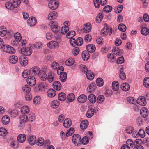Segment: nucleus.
<instances>
[{
  "label": "nucleus",
  "instance_id": "1",
  "mask_svg": "<svg viewBox=\"0 0 149 149\" xmlns=\"http://www.w3.org/2000/svg\"><path fill=\"white\" fill-rule=\"evenodd\" d=\"M72 139L73 143L75 146H79L81 144V138L79 134H74L72 136Z\"/></svg>",
  "mask_w": 149,
  "mask_h": 149
},
{
  "label": "nucleus",
  "instance_id": "2",
  "mask_svg": "<svg viewBox=\"0 0 149 149\" xmlns=\"http://www.w3.org/2000/svg\"><path fill=\"white\" fill-rule=\"evenodd\" d=\"M58 1L56 0H52L48 3L49 8L52 10L56 9L58 7Z\"/></svg>",
  "mask_w": 149,
  "mask_h": 149
},
{
  "label": "nucleus",
  "instance_id": "3",
  "mask_svg": "<svg viewBox=\"0 0 149 149\" xmlns=\"http://www.w3.org/2000/svg\"><path fill=\"white\" fill-rule=\"evenodd\" d=\"M22 54L25 56H27L30 55L32 53V50L30 47H22L21 50Z\"/></svg>",
  "mask_w": 149,
  "mask_h": 149
},
{
  "label": "nucleus",
  "instance_id": "4",
  "mask_svg": "<svg viewBox=\"0 0 149 149\" xmlns=\"http://www.w3.org/2000/svg\"><path fill=\"white\" fill-rule=\"evenodd\" d=\"M49 25L51 28V30L52 31L56 33H57L59 30L58 28L57 24L54 21H51L49 24Z\"/></svg>",
  "mask_w": 149,
  "mask_h": 149
},
{
  "label": "nucleus",
  "instance_id": "5",
  "mask_svg": "<svg viewBox=\"0 0 149 149\" xmlns=\"http://www.w3.org/2000/svg\"><path fill=\"white\" fill-rule=\"evenodd\" d=\"M26 81L29 85L31 86H33L36 84L35 78L32 76H29L27 79Z\"/></svg>",
  "mask_w": 149,
  "mask_h": 149
},
{
  "label": "nucleus",
  "instance_id": "6",
  "mask_svg": "<svg viewBox=\"0 0 149 149\" xmlns=\"http://www.w3.org/2000/svg\"><path fill=\"white\" fill-rule=\"evenodd\" d=\"M140 141L139 139H137L135 140L134 142L130 139H128L126 142V144L128 146H130L133 147V146H135L138 144L139 141Z\"/></svg>",
  "mask_w": 149,
  "mask_h": 149
},
{
  "label": "nucleus",
  "instance_id": "7",
  "mask_svg": "<svg viewBox=\"0 0 149 149\" xmlns=\"http://www.w3.org/2000/svg\"><path fill=\"white\" fill-rule=\"evenodd\" d=\"M137 103L142 106H144L146 104V98L143 96H140L137 100Z\"/></svg>",
  "mask_w": 149,
  "mask_h": 149
},
{
  "label": "nucleus",
  "instance_id": "8",
  "mask_svg": "<svg viewBox=\"0 0 149 149\" xmlns=\"http://www.w3.org/2000/svg\"><path fill=\"white\" fill-rule=\"evenodd\" d=\"M37 21L36 18L34 17H31L27 21V23L29 26H33L36 23Z\"/></svg>",
  "mask_w": 149,
  "mask_h": 149
},
{
  "label": "nucleus",
  "instance_id": "9",
  "mask_svg": "<svg viewBox=\"0 0 149 149\" xmlns=\"http://www.w3.org/2000/svg\"><path fill=\"white\" fill-rule=\"evenodd\" d=\"M132 136L134 138L140 136L141 137H143L145 136V132L144 131L141 129L139 130L138 133L134 134V132L132 134Z\"/></svg>",
  "mask_w": 149,
  "mask_h": 149
},
{
  "label": "nucleus",
  "instance_id": "10",
  "mask_svg": "<svg viewBox=\"0 0 149 149\" xmlns=\"http://www.w3.org/2000/svg\"><path fill=\"white\" fill-rule=\"evenodd\" d=\"M19 61L20 64L23 66H26L28 63V58L26 57L21 56L19 58Z\"/></svg>",
  "mask_w": 149,
  "mask_h": 149
},
{
  "label": "nucleus",
  "instance_id": "11",
  "mask_svg": "<svg viewBox=\"0 0 149 149\" xmlns=\"http://www.w3.org/2000/svg\"><path fill=\"white\" fill-rule=\"evenodd\" d=\"M140 114L143 118H146L148 115V111L147 108L142 107L140 110Z\"/></svg>",
  "mask_w": 149,
  "mask_h": 149
},
{
  "label": "nucleus",
  "instance_id": "12",
  "mask_svg": "<svg viewBox=\"0 0 149 149\" xmlns=\"http://www.w3.org/2000/svg\"><path fill=\"white\" fill-rule=\"evenodd\" d=\"M40 79L43 81H45L47 78V74L43 70L40 71V72L38 75Z\"/></svg>",
  "mask_w": 149,
  "mask_h": 149
},
{
  "label": "nucleus",
  "instance_id": "13",
  "mask_svg": "<svg viewBox=\"0 0 149 149\" xmlns=\"http://www.w3.org/2000/svg\"><path fill=\"white\" fill-rule=\"evenodd\" d=\"M32 75H38V74L40 72L41 70H40V68L37 66H35L31 68L30 69Z\"/></svg>",
  "mask_w": 149,
  "mask_h": 149
},
{
  "label": "nucleus",
  "instance_id": "14",
  "mask_svg": "<svg viewBox=\"0 0 149 149\" xmlns=\"http://www.w3.org/2000/svg\"><path fill=\"white\" fill-rule=\"evenodd\" d=\"M86 49L88 53H92L95 51L96 47L93 44H89L86 46Z\"/></svg>",
  "mask_w": 149,
  "mask_h": 149
},
{
  "label": "nucleus",
  "instance_id": "15",
  "mask_svg": "<svg viewBox=\"0 0 149 149\" xmlns=\"http://www.w3.org/2000/svg\"><path fill=\"white\" fill-rule=\"evenodd\" d=\"M28 141L29 143L31 145H33L36 142V139L34 136H31L28 137Z\"/></svg>",
  "mask_w": 149,
  "mask_h": 149
},
{
  "label": "nucleus",
  "instance_id": "16",
  "mask_svg": "<svg viewBox=\"0 0 149 149\" xmlns=\"http://www.w3.org/2000/svg\"><path fill=\"white\" fill-rule=\"evenodd\" d=\"M47 80L50 82H52L54 80L55 78V74L53 72L50 71L48 72L47 77Z\"/></svg>",
  "mask_w": 149,
  "mask_h": 149
},
{
  "label": "nucleus",
  "instance_id": "17",
  "mask_svg": "<svg viewBox=\"0 0 149 149\" xmlns=\"http://www.w3.org/2000/svg\"><path fill=\"white\" fill-rule=\"evenodd\" d=\"M113 52L114 54L116 55L120 56L123 53V51L116 47L113 48Z\"/></svg>",
  "mask_w": 149,
  "mask_h": 149
},
{
  "label": "nucleus",
  "instance_id": "18",
  "mask_svg": "<svg viewBox=\"0 0 149 149\" xmlns=\"http://www.w3.org/2000/svg\"><path fill=\"white\" fill-rule=\"evenodd\" d=\"M52 86L54 89L57 90H59L61 88V84L58 81H54L52 85Z\"/></svg>",
  "mask_w": 149,
  "mask_h": 149
},
{
  "label": "nucleus",
  "instance_id": "19",
  "mask_svg": "<svg viewBox=\"0 0 149 149\" xmlns=\"http://www.w3.org/2000/svg\"><path fill=\"white\" fill-rule=\"evenodd\" d=\"M9 60L10 62L13 64H15L18 61L17 57L15 55H12L10 56Z\"/></svg>",
  "mask_w": 149,
  "mask_h": 149
},
{
  "label": "nucleus",
  "instance_id": "20",
  "mask_svg": "<svg viewBox=\"0 0 149 149\" xmlns=\"http://www.w3.org/2000/svg\"><path fill=\"white\" fill-rule=\"evenodd\" d=\"M87 99L86 96L84 94H82L78 97L77 100L79 103H82L85 102Z\"/></svg>",
  "mask_w": 149,
  "mask_h": 149
},
{
  "label": "nucleus",
  "instance_id": "21",
  "mask_svg": "<svg viewBox=\"0 0 149 149\" xmlns=\"http://www.w3.org/2000/svg\"><path fill=\"white\" fill-rule=\"evenodd\" d=\"M91 24L87 23L86 24L83 28V30L85 33H88L91 31Z\"/></svg>",
  "mask_w": 149,
  "mask_h": 149
},
{
  "label": "nucleus",
  "instance_id": "22",
  "mask_svg": "<svg viewBox=\"0 0 149 149\" xmlns=\"http://www.w3.org/2000/svg\"><path fill=\"white\" fill-rule=\"evenodd\" d=\"M58 45V42L55 41H52L47 44V46L48 47L52 49L53 48L56 47Z\"/></svg>",
  "mask_w": 149,
  "mask_h": 149
},
{
  "label": "nucleus",
  "instance_id": "23",
  "mask_svg": "<svg viewBox=\"0 0 149 149\" xmlns=\"http://www.w3.org/2000/svg\"><path fill=\"white\" fill-rule=\"evenodd\" d=\"M96 88V86L95 83H91L90 84L87 88V92L89 93H92L94 91Z\"/></svg>",
  "mask_w": 149,
  "mask_h": 149
},
{
  "label": "nucleus",
  "instance_id": "24",
  "mask_svg": "<svg viewBox=\"0 0 149 149\" xmlns=\"http://www.w3.org/2000/svg\"><path fill=\"white\" fill-rule=\"evenodd\" d=\"M26 139V137L24 134L19 135L17 137V140L18 142L22 143L25 141Z\"/></svg>",
  "mask_w": 149,
  "mask_h": 149
},
{
  "label": "nucleus",
  "instance_id": "25",
  "mask_svg": "<svg viewBox=\"0 0 149 149\" xmlns=\"http://www.w3.org/2000/svg\"><path fill=\"white\" fill-rule=\"evenodd\" d=\"M59 105V102L57 100H54L52 101L51 103V107L55 109L57 108Z\"/></svg>",
  "mask_w": 149,
  "mask_h": 149
},
{
  "label": "nucleus",
  "instance_id": "26",
  "mask_svg": "<svg viewBox=\"0 0 149 149\" xmlns=\"http://www.w3.org/2000/svg\"><path fill=\"white\" fill-rule=\"evenodd\" d=\"M1 121L3 124L6 125L9 123L10 119L8 115H5L2 118Z\"/></svg>",
  "mask_w": 149,
  "mask_h": 149
},
{
  "label": "nucleus",
  "instance_id": "27",
  "mask_svg": "<svg viewBox=\"0 0 149 149\" xmlns=\"http://www.w3.org/2000/svg\"><path fill=\"white\" fill-rule=\"evenodd\" d=\"M88 125V121L86 120H83L81 123L80 127L82 130L86 128Z\"/></svg>",
  "mask_w": 149,
  "mask_h": 149
},
{
  "label": "nucleus",
  "instance_id": "28",
  "mask_svg": "<svg viewBox=\"0 0 149 149\" xmlns=\"http://www.w3.org/2000/svg\"><path fill=\"white\" fill-rule=\"evenodd\" d=\"M71 124V120L69 118L66 119L63 123V126L66 128L70 127Z\"/></svg>",
  "mask_w": 149,
  "mask_h": 149
},
{
  "label": "nucleus",
  "instance_id": "29",
  "mask_svg": "<svg viewBox=\"0 0 149 149\" xmlns=\"http://www.w3.org/2000/svg\"><path fill=\"white\" fill-rule=\"evenodd\" d=\"M47 94L49 97H53L56 95V91L53 89H50L47 91Z\"/></svg>",
  "mask_w": 149,
  "mask_h": 149
},
{
  "label": "nucleus",
  "instance_id": "30",
  "mask_svg": "<svg viewBox=\"0 0 149 149\" xmlns=\"http://www.w3.org/2000/svg\"><path fill=\"white\" fill-rule=\"evenodd\" d=\"M75 60L73 58H70L65 62V65L67 66H70L74 64Z\"/></svg>",
  "mask_w": 149,
  "mask_h": 149
},
{
  "label": "nucleus",
  "instance_id": "31",
  "mask_svg": "<svg viewBox=\"0 0 149 149\" xmlns=\"http://www.w3.org/2000/svg\"><path fill=\"white\" fill-rule=\"evenodd\" d=\"M60 81L62 82H65L67 79V74L66 72H62L60 74Z\"/></svg>",
  "mask_w": 149,
  "mask_h": 149
},
{
  "label": "nucleus",
  "instance_id": "32",
  "mask_svg": "<svg viewBox=\"0 0 149 149\" xmlns=\"http://www.w3.org/2000/svg\"><path fill=\"white\" fill-rule=\"evenodd\" d=\"M20 123L22 124V123L26 122L28 121V117L24 114L20 116Z\"/></svg>",
  "mask_w": 149,
  "mask_h": 149
},
{
  "label": "nucleus",
  "instance_id": "33",
  "mask_svg": "<svg viewBox=\"0 0 149 149\" xmlns=\"http://www.w3.org/2000/svg\"><path fill=\"white\" fill-rule=\"evenodd\" d=\"M21 112L22 114H27L29 112V108L26 106H24L21 108Z\"/></svg>",
  "mask_w": 149,
  "mask_h": 149
},
{
  "label": "nucleus",
  "instance_id": "34",
  "mask_svg": "<svg viewBox=\"0 0 149 149\" xmlns=\"http://www.w3.org/2000/svg\"><path fill=\"white\" fill-rule=\"evenodd\" d=\"M121 88L124 91H126L130 89V86L128 84L125 83L121 85Z\"/></svg>",
  "mask_w": 149,
  "mask_h": 149
},
{
  "label": "nucleus",
  "instance_id": "35",
  "mask_svg": "<svg viewBox=\"0 0 149 149\" xmlns=\"http://www.w3.org/2000/svg\"><path fill=\"white\" fill-rule=\"evenodd\" d=\"M95 110H96L95 107L94 109L90 108L87 112V116L89 118L91 117L94 114Z\"/></svg>",
  "mask_w": 149,
  "mask_h": 149
},
{
  "label": "nucleus",
  "instance_id": "36",
  "mask_svg": "<svg viewBox=\"0 0 149 149\" xmlns=\"http://www.w3.org/2000/svg\"><path fill=\"white\" fill-rule=\"evenodd\" d=\"M88 99L89 101L93 103H94L96 101V97L93 94H90L88 96Z\"/></svg>",
  "mask_w": 149,
  "mask_h": 149
},
{
  "label": "nucleus",
  "instance_id": "37",
  "mask_svg": "<svg viewBox=\"0 0 149 149\" xmlns=\"http://www.w3.org/2000/svg\"><path fill=\"white\" fill-rule=\"evenodd\" d=\"M112 89L114 91H117L118 90L119 87V85L118 82L116 81H114L112 83Z\"/></svg>",
  "mask_w": 149,
  "mask_h": 149
},
{
  "label": "nucleus",
  "instance_id": "38",
  "mask_svg": "<svg viewBox=\"0 0 149 149\" xmlns=\"http://www.w3.org/2000/svg\"><path fill=\"white\" fill-rule=\"evenodd\" d=\"M87 78L90 80H93L94 77V74L91 71H88L86 74Z\"/></svg>",
  "mask_w": 149,
  "mask_h": 149
},
{
  "label": "nucleus",
  "instance_id": "39",
  "mask_svg": "<svg viewBox=\"0 0 149 149\" xmlns=\"http://www.w3.org/2000/svg\"><path fill=\"white\" fill-rule=\"evenodd\" d=\"M66 98V95L65 93L61 92L58 95V100L61 101H63Z\"/></svg>",
  "mask_w": 149,
  "mask_h": 149
},
{
  "label": "nucleus",
  "instance_id": "40",
  "mask_svg": "<svg viewBox=\"0 0 149 149\" xmlns=\"http://www.w3.org/2000/svg\"><path fill=\"white\" fill-rule=\"evenodd\" d=\"M109 29L107 26H106L105 27H104L102 30L101 31V33L103 36H105L107 35L108 33Z\"/></svg>",
  "mask_w": 149,
  "mask_h": 149
},
{
  "label": "nucleus",
  "instance_id": "41",
  "mask_svg": "<svg viewBox=\"0 0 149 149\" xmlns=\"http://www.w3.org/2000/svg\"><path fill=\"white\" fill-rule=\"evenodd\" d=\"M57 13L55 11L50 13L48 16V19L50 20H52L55 18L57 15Z\"/></svg>",
  "mask_w": 149,
  "mask_h": 149
},
{
  "label": "nucleus",
  "instance_id": "42",
  "mask_svg": "<svg viewBox=\"0 0 149 149\" xmlns=\"http://www.w3.org/2000/svg\"><path fill=\"white\" fill-rule=\"evenodd\" d=\"M89 53L86 51H83L82 54V58L84 61L87 60L89 57Z\"/></svg>",
  "mask_w": 149,
  "mask_h": 149
},
{
  "label": "nucleus",
  "instance_id": "43",
  "mask_svg": "<svg viewBox=\"0 0 149 149\" xmlns=\"http://www.w3.org/2000/svg\"><path fill=\"white\" fill-rule=\"evenodd\" d=\"M22 90L24 93L29 92L31 91V89L30 86L28 85H26L23 86L22 88Z\"/></svg>",
  "mask_w": 149,
  "mask_h": 149
},
{
  "label": "nucleus",
  "instance_id": "44",
  "mask_svg": "<svg viewBox=\"0 0 149 149\" xmlns=\"http://www.w3.org/2000/svg\"><path fill=\"white\" fill-rule=\"evenodd\" d=\"M141 33L142 34L146 36L149 33V29L147 27H142Z\"/></svg>",
  "mask_w": 149,
  "mask_h": 149
},
{
  "label": "nucleus",
  "instance_id": "45",
  "mask_svg": "<svg viewBox=\"0 0 149 149\" xmlns=\"http://www.w3.org/2000/svg\"><path fill=\"white\" fill-rule=\"evenodd\" d=\"M96 83L97 85L99 87H101L104 84V81L101 78H99L96 80Z\"/></svg>",
  "mask_w": 149,
  "mask_h": 149
},
{
  "label": "nucleus",
  "instance_id": "46",
  "mask_svg": "<svg viewBox=\"0 0 149 149\" xmlns=\"http://www.w3.org/2000/svg\"><path fill=\"white\" fill-rule=\"evenodd\" d=\"M75 99V96L72 93L69 94L67 96V99L70 102L73 101Z\"/></svg>",
  "mask_w": 149,
  "mask_h": 149
},
{
  "label": "nucleus",
  "instance_id": "47",
  "mask_svg": "<svg viewBox=\"0 0 149 149\" xmlns=\"http://www.w3.org/2000/svg\"><path fill=\"white\" fill-rule=\"evenodd\" d=\"M143 84L145 87L147 88H149V77L145 78L143 80Z\"/></svg>",
  "mask_w": 149,
  "mask_h": 149
},
{
  "label": "nucleus",
  "instance_id": "48",
  "mask_svg": "<svg viewBox=\"0 0 149 149\" xmlns=\"http://www.w3.org/2000/svg\"><path fill=\"white\" fill-rule=\"evenodd\" d=\"M7 134V131L4 128H0V136H5Z\"/></svg>",
  "mask_w": 149,
  "mask_h": 149
},
{
  "label": "nucleus",
  "instance_id": "49",
  "mask_svg": "<svg viewBox=\"0 0 149 149\" xmlns=\"http://www.w3.org/2000/svg\"><path fill=\"white\" fill-rule=\"evenodd\" d=\"M83 40L82 38L81 37H79L76 40L75 42V45H76L77 46H80L83 44Z\"/></svg>",
  "mask_w": 149,
  "mask_h": 149
},
{
  "label": "nucleus",
  "instance_id": "50",
  "mask_svg": "<svg viewBox=\"0 0 149 149\" xmlns=\"http://www.w3.org/2000/svg\"><path fill=\"white\" fill-rule=\"evenodd\" d=\"M69 30V27L68 26H63L61 30V33L63 34H65Z\"/></svg>",
  "mask_w": 149,
  "mask_h": 149
},
{
  "label": "nucleus",
  "instance_id": "51",
  "mask_svg": "<svg viewBox=\"0 0 149 149\" xmlns=\"http://www.w3.org/2000/svg\"><path fill=\"white\" fill-rule=\"evenodd\" d=\"M21 3V1L20 0H13L12 3L14 8H16L19 6Z\"/></svg>",
  "mask_w": 149,
  "mask_h": 149
},
{
  "label": "nucleus",
  "instance_id": "52",
  "mask_svg": "<svg viewBox=\"0 0 149 149\" xmlns=\"http://www.w3.org/2000/svg\"><path fill=\"white\" fill-rule=\"evenodd\" d=\"M76 34L75 32L73 31H71L68 32L66 35V37L68 38H73Z\"/></svg>",
  "mask_w": 149,
  "mask_h": 149
},
{
  "label": "nucleus",
  "instance_id": "53",
  "mask_svg": "<svg viewBox=\"0 0 149 149\" xmlns=\"http://www.w3.org/2000/svg\"><path fill=\"white\" fill-rule=\"evenodd\" d=\"M36 144L39 146H41L44 144V140L42 138H39L37 140Z\"/></svg>",
  "mask_w": 149,
  "mask_h": 149
},
{
  "label": "nucleus",
  "instance_id": "54",
  "mask_svg": "<svg viewBox=\"0 0 149 149\" xmlns=\"http://www.w3.org/2000/svg\"><path fill=\"white\" fill-rule=\"evenodd\" d=\"M9 114L11 117L14 118L17 116L18 112L16 110H13L10 112Z\"/></svg>",
  "mask_w": 149,
  "mask_h": 149
},
{
  "label": "nucleus",
  "instance_id": "55",
  "mask_svg": "<svg viewBox=\"0 0 149 149\" xmlns=\"http://www.w3.org/2000/svg\"><path fill=\"white\" fill-rule=\"evenodd\" d=\"M103 18V15L102 13H99L96 18V21L97 23H100Z\"/></svg>",
  "mask_w": 149,
  "mask_h": 149
},
{
  "label": "nucleus",
  "instance_id": "56",
  "mask_svg": "<svg viewBox=\"0 0 149 149\" xmlns=\"http://www.w3.org/2000/svg\"><path fill=\"white\" fill-rule=\"evenodd\" d=\"M119 77L121 79L123 80H125L126 78L125 73L123 72V70L122 69V68H121L120 70V73L119 74Z\"/></svg>",
  "mask_w": 149,
  "mask_h": 149
},
{
  "label": "nucleus",
  "instance_id": "57",
  "mask_svg": "<svg viewBox=\"0 0 149 149\" xmlns=\"http://www.w3.org/2000/svg\"><path fill=\"white\" fill-rule=\"evenodd\" d=\"M123 6L122 5H119L118 7H115L114 9L115 12L117 13H120L122 10Z\"/></svg>",
  "mask_w": 149,
  "mask_h": 149
},
{
  "label": "nucleus",
  "instance_id": "58",
  "mask_svg": "<svg viewBox=\"0 0 149 149\" xmlns=\"http://www.w3.org/2000/svg\"><path fill=\"white\" fill-rule=\"evenodd\" d=\"M118 29L121 31L125 32L126 30V27L123 24H120L118 26Z\"/></svg>",
  "mask_w": 149,
  "mask_h": 149
},
{
  "label": "nucleus",
  "instance_id": "59",
  "mask_svg": "<svg viewBox=\"0 0 149 149\" xmlns=\"http://www.w3.org/2000/svg\"><path fill=\"white\" fill-rule=\"evenodd\" d=\"M6 7L8 9L12 10L14 8L11 2H7L5 4Z\"/></svg>",
  "mask_w": 149,
  "mask_h": 149
},
{
  "label": "nucleus",
  "instance_id": "60",
  "mask_svg": "<svg viewBox=\"0 0 149 149\" xmlns=\"http://www.w3.org/2000/svg\"><path fill=\"white\" fill-rule=\"evenodd\" d=\"M112 9V7L109 5H107L104 7L103 10L104 11L109 13L111 12Z\"/></svg>",
  "mask_w": 149,
  "mask_h": 149
},
{
  "label": "nucleus",
  "instance_id": "61",
  "mask_svg": "<svg viewBox=\"0 0 149 149\" xmlns=\"http://www.w3.org/2000/svg\"><path fill=\"white\" fill-rule=\"evenodd\" d=\"M6 53L11 54H13L15 53V49L12 47L9 46Z\"/></svg>",
  "mask_w": 149,
  "mask_h": 149
},
{
  "label": "nucleus",
  "instance_id": "62",
  "mask_svg": "<svg viewBox=\"0 0 149 149\" xmlns=\"http://www.w3.org/2000/svg\"><path fill=\"white\" fill-rule=\"evenodd\" d=\"M14 38L15 39L19 40L20 42L21 40L22 37L21 34L18 32L16 33L14 35Z\"/></svg>",
  "mask_w": 149,
  "mask_h": 149
},
{
  "label": "nucleus",
  "instance_id": "63",
  "mask_svg": "<svg viewBox=\"0 0 149 149\" xmlns=\"http://www.w3.org/2000/svg\"><path fill=\"white\" fill-rule=\"evenodd\" d=\"M27 116L28 117V121L32 122L35 119L34 115L33 113H30Z\"/></svg>",
  "mask_w": 149,
  "mask_h": 149
},
{
  "label": "nucleus",
  "instance_id": "64",
  "mask_svg": "<svg viewBox=\"0 0 149 149\" xmlns=\"http://www.w3.org/2000/svg\"><path fill=\"white\" fill-rule=\"evenodd\" d=\"M126 100L127 102L130 103L134 104L136 102V100H135L134 98L132 97H128L127 98Z\"/></svg>",
  "mask_w": 149,
  "mask_h": 149
}]
</instances>
